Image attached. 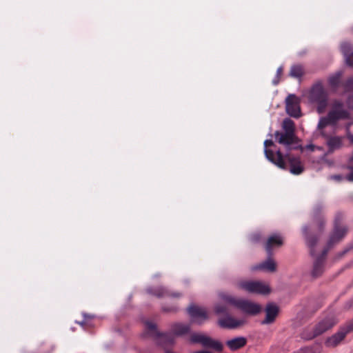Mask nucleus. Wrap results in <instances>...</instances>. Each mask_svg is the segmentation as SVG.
<instances>
[{
  "mask_svg": "<svg viewBox=\"0 0 353 353\" xmlns=\"http://www.w3.org/2000/svg\"><path fill=\"white\" fill-rule=\"evenodd\" d=\"M323 208L321 204H316L313 208L311 212L312 220V225L310 226H304L302 229L306 243L310 249L311 254H314V247L317 242L316 235L323 231L325 226Z\"/></svg>",
  "mask_w": 353,
  "mask_h": 353,
  "instance_id": "f257e3e1",
  "label": "nucleus"
},
{
  "mask_svg": "<svg viewBox=\"0 0 353 353\" xmlns=\"http://www.w3.org/2000/svg\"><path fill=\"white\" fill-rule=\"evenodd\" d=\"M145 328L148 334L152 336H161L163 340L168 341L169 343H173L174 338L173 335L176 336H181L188 334L190 332V325L188 324L176 323L172 325V334H160L157 328L156 324L152 322L145 323Z\"/></svg>",
  "mask_w": 353,
  "mask_h": 353,
  "instance_id": "f03ea898",
  "label": "nucleus"
},
{
  "mask_svg": "<svg viewBox=\"0 0 353 353\" xmlns=\"http://www.w3.org/2000/svg\"><path fill=\"white\" fill-rule=\"evenodd\" d=\"M236 287L250 294L266 295L270 292L269 285L259 281H240L236 283Z\"/></svg>",
  "mask_w": 353,
  "mask_h": 353,
  "instance_id": "7ed1b4c3",
  "label": "nucleus"
},
{
  "mask_svg": "<svg viewBox=\"0 0 353 353\" xmlns=\"http://www.w3.org/2000/svg\"><path fill=\"white\" fill-rule=\"evenodd\" d=\"M190 341L193 343H199L203 347L210 349L217 352H222L223 349V345L221 342L201 333L192 334L190 336Z\"/></svg>",
  "mask_w": 353,
  "mask_h": 353,
  "instance_id": "20e7f679",
  "label": "nucleus"
},
{
  "mask_svg": "<svg viewBox=\"0 0 353 353\" xmlns=\"http://www.w3.org/2000/svg\"><path fill=\"white\" fill-rule=\"evenodd\" d=\"M274 145V143L272 140H265L264 141V152L266 158L278 166L280 168L284 169L285 168V163L283 159V157L281 151L278 150L276 154L271 150L268 149V148Z\"/></svg>",
  "mask_w": 353,
  "mask_h": 353,
  "instance_id": "39448f33",
  "label": "nucleus"
},
{
  "mask_svg": "<svg viewBox=\"0 0 353 353\" xmlns=\"http://www.w3.org/2000/svg\"><path fill=\"white\" fill-rule=\"evenodd\" d=\"M343 216L341 214H336L334 219V231L330 236L328 244L332 245L333 243L340 241L347 234V228L345 225H341V221Z\"/></svg>",
  "mask_w": 353,
  "mask_h": 353,
  "instance_id": "423d86ee",
  "label": "nucleus"
},
{
  "mask_svg": "<svg viewBox=\"0 0 353 353\" xmlns=\"http://www.w3.org/2000/svg\"><path fill=\"white\" fill-rule=\"evenodd\" d=\"M245 323V318L236 319L229 314L219 319L218 321L219 325L226 329H236L243 326Z\"/></svg>",
  "mask_w": 353,
  "mask_h": 353,
  "instance_id": "0eeeda50",
  "label": "nucleus"
},
{
  "mask_svg": "<svg viewBox=\"0 0 353 353\" xmlns=\"http://www.w3.org/2000/svg\"><path fill=\"white\" fill-rule=\"evenodd\" d=\"M310 99L312 102H316L319 104L318 110L325 107L326 95L323 87L321 85H315L310 92Z\"/></svg>",
  "mask_w": 353,
  "mask_h": 353,
  "instance_id": "6e6552de",
  "label": "nucleus"
},
{
  "mask_svg": "<svg viewBox=\"0 0 353 353\" xmlns=\"http://www.w3.org/2000/svg\"><path fill=\"white\" fill-rule=\"evenodd\" d=\"M188 312L191 317L192 321L199 324L202 323L208 319L207 311L205 308L191 305L188 308Z\"/></svg>",
  "mask_w": 353,
  "mask_h": 353,
  "instance_id": "1a4fd4ad",
  "label": "nucleus"
},
{
  "mask_svg": "<svg viewBox=\"0 0 353 353\" xmlns=\"http://www.w3.org/2000/svg\"><path fill=\"white\" fill-rule=\"evenodd\" d=\"M237 308L243 313L252 316L256 315L261 311L260 305L242 299H241Z\"/></svg>",
  "mask_w": 353,
  "mask_h": 353,
  "instance_id": "9d476101",
  "label": "nucleus"
},
{
  "mask_svg": "<svg viewBox=\"0 0 353 353\" xmlns=\"http://www.w3.org/2000/svg\"><path fill=\"white\" fill-rule=\"evenodd\" d=\"M347 112H330L327 117L321 119L319 128H323L328 125H334L337 120L347 117Z\"/></svg>",
  "mask_w": 353,
  "mask_h": 353,
  "instance_id": "9b49d317",
  "label": "nucleus"
},
{
  "mask_svg": "<svg viewBox=\"0 0 353 353\" xmlns=\"http://www.w3.org/2000/svg\"><path fill=\"white\" fill-rule=\"evenodd\" d=\"M336 321L333 318H327L320 321L314 327V333L311 337L320 335L332 327Z\"/></svg>",
  "mask_w": 353,
  "mask_h": 353,
  "instance_id": "f8f14e48",
  "label": "nucleus"
},
{
  "mask_svg": "<svg viewBox=\"0 0 353 353\" xmlns=\"http://www.w3.org/2000/svg\"><path fill=\"white\" fill-rule=\"evenodd\" d=\"M277 141L280 144L285 145H290L294 143L296 136L294 133H290L288 132H280L276 131L274 134Z\"/></svg>",
  "mask_w": 353,
  "mask_h": 353,
  "instance_id": "ddd939ff",
  "label": "nucleus"
},
{
  "mask_svg": "<svg viewBox=\"0 0 353 353\" xmlns=\"http://www.w3.org/2000/svg\"><path fill=\"white\" fill-rule=\"evenodd\" d=\"M283 243V238L279 234H273L268 238L265 244V250L268 254H271L273 248L281 246Z\"/></svg>",
  "mask_w": 353,
  "mask_h": 353,
  "instance_id": "4468645a",
  "label": "nucleus"
},
{
  "mask_svg": "<svg viewBox=\"0 0 353 353\" xmlns=\"http://www.w3.org/2000/svg\"><path fill=\"white\" fill-rule=\"evenodd\" d=\"M349 332V330H341L331 337L328 338L325 342L328 347H335L341 343V341L345 338L346 334Z\"/></svg>",
  "mask_w": 353,
  "mask_h": 353,
  "instance_id": "2eb2a0df",
  "label": "nucleus"
},
{
  "mask_svg": "<svg viewBox=\"0 0 353 353\" xmlns=\"http://www.w3.org/2000/svg\"><path fill=\"white\" fill-rule=\"evenodd\" d=\"M266 316L263 321V323H272L279 313V307L274 304H269L267 305L265 309Z\"/></svg>",
  "mask_w": 353,
  "mask_h": 353,
  "instance_id": "dca6fc26",
  "label": "nucleus"
},
{
  "mask_svg": "<svg viewBox=\"0 0 353 353\" xmlns=\"http://www.w3.org/2000/svg\"><path fill=\"white\" fill-rule=\"evenodd\" d=\"M247 343V339L243 336L236 337L226 342L228 347L232 351L237 350L244 347Z\"/></svg>",
  "mask_w": 353,
  "mask_h": 353,
  "instance_id": "f3484780",
  "label": "nucleus"
},
{
  "mask_svg": "<svg viewBox=\"0 0 353 353\" xmlns=\"http://www.w3.org/2000/svg\"><path fill=\"white\" fill-rule=\"evenodd\" d=\"M288 161L290 165V172L294 174H300L303 171V166L299 158L297 157H288Z\"/></svg>",
  "mask_w": 353,
  "mask_h": 353,
  "instance_id": "a211bd4d",
  "label": "nucleus"
},
{
  "mask_svg": "<svg viewBox=\"0 0 353 353\" xmlns=\"http://www.w3.org/2000/svg\"><path fill=\"white\" fill-rule=\"evenodd\" d=\"M300 99L295 94H289L285 99V110H301Z\"/></svg>",
  "mask_w": 353,
  "mask_h": 353,
  "instance_id": "6ab92c4d",
  "label": "nucleus"
},
{
  "mask_svg": "<svg viewBox=\"0 0 353 353\" xmlns=\"http://www.w3.org/2000/svg\"><path fill=\"white\" fill-rule=\"evenodd\" d=\"M276 269V264L275 261L271 258H268L265 261L261 263L259 265H256L252 268L253 270H263L270 272H275Z\"/></svg>",
  "mask_w": 353,
  "mask_h": 353,
  "instance_id": "aec40b11",
  "label": "nucleus"
},
{
  "mask_svg": "<svg viewBox=\"0 0 353 353\" xmlns=\"http://www.w3.org/2000/svg\"><path fill=\"white\" fill-rule=\"evenodd\" d=\"M341 48L345 57L346 63L350 66H353V51L351 46L347 43H343Z\"/></svg>",
  "mask_w": 353,
  "mask_h": 353,
  "instance_id": "412c9836",
  "label": "nucleus"
},
{
  "mask_svg": "<svg viewBox=\"0 0 353 353\" xmlns=\"http://www.w3.org/2000/svg\"><path fill=\"white\" fill-rule=\"evenodd\" d=\"M327 144L329 148L328 152H333L334 150H339L343 146L342 138L339 137H330L327 140Z\"/></svg>",
  "mask_w": 353,
  "mask_h": 353,
  "instance_id": "4be33fe9",
  "label": "nucleus"
},
{
  "mask_svg": "<svg viewBox=\"0 0 353 353\" xmlns=\"http://www.w3.org/2000/svg\"><path fill=\"white\" fill-rule=\"evenodd\" d=\"M219 297L221 301H223L227 304L233 305L236 308L238 307L239 303L241 300V299H238L235 296H233L230 294H228L224 292L219 293Z\"/></svg>",
  "mask_w": 353,
  "mask_h": 353,
  "instance_id": "5701e85b",
  "label": "nucleus"
},
{
  "mask_svg": "<svg viewBox=\"0 0 353 353\" xmlns=\"http://www.w3.org/2000/svg\"><path fill=\"white\" fill-rule=\"evenodd\" d=\"M345 109L353 110V97H350L345 104H342L340 102L337 101L333 103L332 110H346Z\"/></svg>",
  "mask_w": 353,
  "mask_h": 353,
  "instance_id": "b1692460",
  "label": "nucleus"
},
{
  "mask_svg": "<svg viewBox=\"0 0 353 353\" xmlns=\"http://www.w3.org/2000/svg\"><path fill=\"white\" fill-rule=\"evenodd\" d=\"M323 272V263L321 259H318L314 263L312 274L314 276H319Z\"/></svg>",
  "mask_w": 353,
  "mask_h": 353,
  "instance_id": "393cba45",
  "label": "nucleus"
},
{
  "mask_svg": "<svg viewBox=\"0 0 353 353\" xmlns=\"http://www.w3.org/2000/svg\"><path fill=\"white\" fill-rule=\"evenodd\" d=\"M283 128L285 132L294 133L295 128L294 122L290 119H285L283 121Z\"/></svg>",
  "mask_w": 353,
  "mask_h": 353,
  "instance_id": "a878e982",
  "label": "nucleus"
},
{
  "mask_svg": "<svg viewBox=\"0 0 353 353\" xmlns=\"http://www.w3.org/2000/svg\"><path fill=\"white\" fill-rule=\"evenodd\" d=\"M303 74V68L301 65H294L290 70V76L296 78L301 77Z\"/></svg>",
  "mask_w": 353,
  "mask_h": 353,
  "instance_id": "bb28decb",
  "label": "nucleus"
},
{
  "mask_svg": "<svg viewBox=\"0 0 353 353\" xmlns=\"http://www.w3.org/2000/svg\"><path fill=\"white\" fill-rule=\"evenodd\" d=\"M341 73L338 72L329 78V83L332 86H336L339 83Z\"/></svg>",
  "mask_w": 353,
  "mask_h": 353,
  "instance_id": "cd10ccee",
  "label": "nucleus"
},
{
  "mask_svg": "<svg viewBox=\"0 0 353 353\" xmlns=\"http://www.w3.org/2000/svg\"><path fill=\"white\" fill-rule=\"evenodd\" d=\"M228 310L225 305L217 303L214 306V311L216 314L225 313Z\"/></svg>",
  "mask_w": 353,
  "mask_h": 353,
  "instance_id": "c85d7f7f",
  "label": "nucleus"
},
{
  "mask_svg": "<svg viewBox=\"0 0 353 353\" xmlns=\"http://www.w3.org/2000/svg\"><path fill=\"white\" fill-rule=\"evenodd\" d=\"M154 294L159 297H161V296L168 295V293L167 290H165V289L161 287L154 290Z\"/></svg>",
  "mask_w": 353,
  "mask_h": 353,
  "instance_id": "c756f323",
  "label": "nucleus"
},
{
  "mask_svg": "<svg viewBox=\"0 0 353 353\" xmlns=\"http://www.w3.org/2000/svg\"><path fill=\"white\" fill-rule=\"evenodd\" d=\"M350 172L346 176V179L349 181L353 182V161L351 160V164L348 166Z\"/></svg>",
  "mask_w": 353,
  "mask_h": 353,
  "instance_id": "7c9ffc66",
  "label": "nucleus"
},
{
  "mask_svg": "<svg viewBox=\"0 0 353 353\" xmlns=\"http://www.w3.org/2000/svg\"><path fill=\"white\" fill-rule=\"evenodd\" d=\"M282 72H283V69H282V67H279L278 69H277V71H276V78L277 79H274L273 81V83L274 84H277L279 83V77L282 74Z\"/></svg>",
  "mask_w": 353,
  "mask_h": 353,
  "instance_id": "2f4dec72",
  "label": "nucleus"
},
{
  "mask_svg": "<svg viewBox=\"0 0 353 353\" xmlns=\"http://www.w3.org/2000/svg\"><path fill=\"white\" fill-rule=\"evenodd\" d=\"M290 117H292L294 118H299L302 116L301 112H288Z\"/></svg>",
  "mask_w": 353,
  "mask_h": 353,
  "instance_id": "473e14b6",
  "label": "nucleus"
},
{
  "mask_svg": "<svg viewBox=\"0 0 353 353\" xmlns=\"http://www.w3.org/2000/svg\"><path fill=\"white\" fill-rule=\"evenodd\" d=\"M330 178L332 180H335L337 181H341L343 179V176L340 175V174L332 175V176H330Z\"/></svg>",
  "mask_w": 353,
  "mask_h": 353,
  "instance_id": "72a5a7b5",
  "label": "nucleus"
},
{
  "mask_svg": "<svg viewBox=\"0 0 353 353\" xmlns=\"http://www.w3.org/2000/svg\"><path fill=\"white\" fill-rule=\"evenodd\" d=\"M316 146L313 144H308L305 146V148L311 151H314Z\"/></svg>",
  "mask_w": 353,
  "mask_h": 353,
  "instance_id": "f704fd0d",
  "label": "nucleus"
},
{
  "mask_svg": "<svg viewBox=\"0 0 353 353\" xmlns=\"http://www.w3.org/2000/svg\"><path fill=\"white\" fill-rule=\"evenodd\" d=\"M347 87L353 89V78L347 81Z\"/></svg>",
  "mask_w": 353,
  "mask_h": 353,
  "instance_id": "c9c22d12",
  "label": "nucleus"
},
{
  "mask_svg": "<svg viewBox=\"0 0 353 353\" xmlns=\"http://www.w3.org/2000/svg\"><path fill=\"white\" fill-rule=\"evenodd\" d=\"M193 353H212V352L207 351V350H201V351L194 352Z\"/></svg>",
  "mask_w": 353,
  "mask_h": 353,
  "instance_id": "e433bc0d",
  "label": "nucleus"
},
{
  "mask_svg": "<svg viewBox=\"0 0 353 353\" xmlns=\"http://www.w3.org/2000/svg\"><path fill=\"white\" fill-rule=\"evenodd\" d=\"M170 296L173 297H179L181 294L179 293H172Z\"/></svg>",
  "mask_w": 353,
  "mask_h": 353,
  "instance_id": "4c0bfd02",
  "label": "nucleus"
},
{
  "mask_svg": "<svg viewBox=\"0 0 353 353\" xmlns=\"http://www.w3.org/2000/svg\"><path fill=\"white\" fill-rule=\"evenodd\" d=\"M253 241H257L259 239V236L258 235H254L252 236Z\"/></svg>",
  "mask_w": 353,
  "mask_h": 353,
  "instance_id": "58836bf2",
  "label": "nucleus"
},
{
  "mask_svg": "<svg viewBox=\"0 0 353 353\" xmlns=\"http://www.w3.org/2000/svg\"><path fill=\"white\" fill-rule=\"evenodd\" d=\"M348 138L350 140L351 143H353V135H349Z\"/></svg>",
  "mask_w": 353,
  "mask_h": 353,
  "instance_id": "ea45409f",
  "label": "nucleus"
},
{
  "mask_svg": "<svg viewBox=\"0 0 353 353\" xmlns=\"http://www.w3.org/2000/svg\"><path fill=\"white\" fill-rule=\"evenodd\" d=\"M327 250L323 251V254H326Z\"/></svg>",
  "mask_w": 353,
  "mask_h": 353,
  "instance_id": "a19ab883",
  "label": "nucleus"
},
{
  "mask_svg": "<svg viewBox=\"0 0 353 353\" xmlns=\"http://www.w3.org/2000/svg\"><path fill=\"white\" fill-rule=\"evenodd\" d=\"M351 306L353 307V301L351 303Z\"/></svg>",
  "mask_w": 353,
  "mask_h": 353,
  "instance_id": "79ce46f5",
  "label": "nucleus"
}]
</instances>
